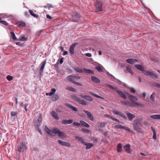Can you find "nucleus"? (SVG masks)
I'll return each instance as SVG.
<instances>
[{
    "instance_id": "obj_1",
    "label": "nucleus",
    "mask_w": 160,
    "mask_h": 160,
    "mask_svg": "<svg viewBox=\"0 0 160 160\" xmlns=\"http://www.w3.org/2000/svg\"><path fill=\"white\" fill-rule=\"evenodd\" d=\"M142 118H137L133 121V127L134 130L138 132H141L142 131L141 128L142 126V123L141 122Z\"/></svg>"
},
{
    "instance_id": "obj_2",
    "label": "nucleus",
    "mask_w": 160,
    "mask_h": 160,
    "mask_svg": "<svg viewBox=\"0 0 160 160\" xmlns=\"http://www.w3.org/2000/svg\"><path fill=\"white\" fill-rule=\"evenodd\" d=\"M106 86L109 87L110 88L113 90H114L123 99H126V96L124 93H123L122 92V91L118 90V88L115 87H113L112 86L109 85V84H106Z\"/></svg>"
},
{
    "instance_id": "obj_3",
    "label": "nucleus",
    "mask_w": 160,
    "mask_h": 160,
    "mask_svg": "<svg viewBox=\"0 0 160 160\" xmlns=\"http://www.w3.org/2000/svg\"><path fill=\"white\" fill-rule=\"evenodd\" d=\"M54 131L55 132V134H57L61 138H63L66 137V134L64 132L61 131L58 129L55 128V129Z\"/></svg>"
},
{
    "instance_id": "obj_4",
    "label": "nucleus",
    "mask_w": 160,
    "mask_h": 160,
    "mask_svg": "<svg viewBox=\"0 0 160 160\" xmlns=\"http://www.w3.org/2000/svg\"><path fill=\"white\" fill-rule=\"evenodd\" d=\"M143 73L148 76H149L152 78H158V76L154 73H152V72L148 70H144Z\"/></svg>"
},
{
    "instance_id": "obj_5",
    "label": "nucleus",
    "mask_w": 160,
    "mask_h": 160,
    "mask_svg": "<svg viewBox=\"0 0 160 160\" xmlns=\"http://www.w3.org/2000/svg\"><path fill=\"white\" fill-rule=\"evenodd\" d=\"M26 146L23 142L21 143L18 145V151L20 152H24L26 149Z\"/></svg>"
},
{
    "instance_id": "obj_6",
    "label": "nucleus",
    "mask_w": 160,
    "mask_h": 160,
    "mask_svg": "<svg viewBox=\"0 0 160 160\" xmlns=\"http://www.w3.org/2000/svg\"><path fill=\"white\" fill-rule=\"evenodd\" d=\"M56 128H54L52 130H51L49 128L46 127L45 130L47 133L50 135L52 136H55V132L54 131Z\"/></svg>"
},
{
    "instance_id": "obj_7",
    "label": "nucleus",
    "mask_w": 160,
    "mask_h": 160,
    "mask_svg": "<svg viewBox=\"0 0 160 160\" xmlns=\"http://www.w3.org/2000/svg\"><path fill=\"white\" fill-rule=\"evenodd\" d=\"M96 10L97 12H100L102 10V4L100 2H97L95 4Z\"/></svg>"
},
{
    "instance_id": "obj_8",
    "label": "nucleus",
    "mask_w": 160,
    "mask_h": 160,
    "mask_svg": "<svg viewBox=\"0 0 160 160\" xmlns=\"http://www.w3.org/2000/svg\"><path fill=\"white\" fill-rule=\"evenodd\" d=\"M79 18V15L77 12H74L72 15V20L76 22L77 21L78 19Z\"/></svg>"
},
{
    "instance_id": "obj_9",
    "label": "nucleus",
    "mask_w": 160,
    "mask_h": 160,
    "mask_svg": "<svg viewBox=\"0 0 160 160\" xmlns=\"http://www.w3.org/2000/svg\"><path fill=\"white\" fill-rule=\"evenodd\" d=\"M83 112L87 114V117L91 121H92L93 120V117L92 115V114L90 112H89L88 111H86V110H84Z\"/></svg>"
},
{
    "instance_id": "obj_10",
    "label": "nucleus",
    "mask_w": 160,
    "mask_h": 160,
    "mask_svg": "<svg viewBox=\"0 0 160 160\" xmlns=\"http://www.w3.org/2000/svg\"><path fill=\"white\" fill-rule=\"evenodd\" d=\"M112 112L114 114L118 115L124 119H126L127 118L126 116L121 112L117 111L114 110L112 111Z\"/></svg>"
},
{
    "instance_id": "obj_11",
    "label": "nucleus",
    "mask_w": 160,
    "mask_h": 160,
    "mask_svg": "<svg viewBox=\"0 0 160 160\" xmlns=\"http://www.w3.org/2000/svg\"><path fill=\"white\" fill-rule=\"evenodd\" d=\"M58 142L60 144L63 146L69 147L71 145L70 143L62 141L61 140H58Z\"/></svg>"
},
{
    "instance_id": "obj_12",
    "label": "nucleus",
    "mask_w": 160,
    "mask_h": 160,
    "mask_svg": "<svg viewBox=\"0 0 160 160\" xmlns=\"http://www.w3.org/2000/svg\"><path fill=\"white\" fill-rule=\"evenodd\" d=\"M126 114H127L128 119L130 121L132 120V119L135 117L134 115L128 112H126Z\"/></svg>"
},
{
    "instance_id": "obj_13",
    "label": "nucleus",
    "mask_w": 160,
    "mask_h": 160,
    "mask_svg": "<svg viewBox=\"0 0 160 160\" xmlns=\"http://www.w3.org/2000/svg\"><path fill=\"white\" fill-rule=\"evenodd\" d=\"M74 99L76 101L78 102L80 104L83 105H86V103L84 101L77 97H75Z\"/></svg>"
},
{
    "instance_id": "obj_14",
    "label": "nucleus",
    "mask_w": 160,
    "mask_h": 160,
    "mask_svg": "<svg viewBox=\"0 0 160 160\" xmlns=\"http://www.w3.org/2000/svg\"><path fill=\"white\" fill-rule=\"evenodd\" d=\"M78 44L77 43H74L69 48V52L71 54H74V48Z\"/></svg>"
},
{
    "instance_id": "obj_15",
    "label": "nucleus",
    "mask_w": 160,
    "mask_h": 160,
    "mask_svg": "<svg viewBox=\"0 0 160 160\" xmlns=\"http://www.w3.org/2000/svg\"><path fill=\"white\" fill-rule=\"evenodd\" d=\"M46 63V61L44 60L42 61L41 63V67L40 68V73L41 74V73L42 72L43 70L44 69L45 64Z\"/></svg>"
},
{
    "instance_id": "obj_16",
    "label": "nucleus",
    "mask_w": 160,
    "mask_h": 160,
    "mask_svg": "<svg viewBox=\"0 0 160 160\" xmlns=\"http://www.w3.org/2000/svg\"><path fill=\"white\" fill-rule=\"evenodd\" d=\"M65 105L68 108H69L70 109H71L73 111L77 112L78 111V109L76 108L69 104L66 103Z\"/></svg>"
},
{
    "instance_id": "obj_17",
    "label": "nucleus",
    "mask_w": 160,
    "mask_h": 160,
    "mask_svg": "<svg viewBox=\"0 0 160 160\" xmlns=\"http://www.w3.org/2000/svg\"><path fill=\"white\" fill-rule=\"evenodd\" d=\"M73 122V120L72 119L64 120L62 121V123L64 124H70Z\"/></svg>"
},
{
    "instance_id": "obj_18",
    "label": "nucleus",
    "mask_w": 160,
    "mask_h": 160,
    "mask_svg": "<svg viewBox=\"0 0 160 160\" xmlns=\"http://www.w3.org/2000/svg\"><path fill=\"white\" fill-rule=\"evenodd\" d=\"M16 25L19 27H24L25 26L26 23L23 21H20L17 22Z\"/></svg>"
},
{
    "instance_id": "obj_19",
    "label": "nucleus",
    "mask_w": 160,
    "mask_h": 160,
    "mask_svg": "<svg viewBox=\"0 0 160 160\" xmlns=\"http://www.w3.org/2000/svg\"><path fill=\"white\" fill-rule=\"evenodd\" d=\"M156 95V94L154 92L152 93L151 95L149 101L152 103H153L154 102V99Z\"/></svg>"
},
{
    "instance_id": "obj_20",
    "label": "nucleus",
    "mask_w": 160,
    "mask_h": 160,
    "mask_svg": "<svg viewBox=\"0 0 160 160\" xmlns=\"http://www.w3.org/2000/svg\"><path fill=\"white\" fill-rule=\"evenodd\" d=\"M129 99L131 102L133 104L135 102V101L138 100V98L136 96L133 95H132V96L130 98H129Z\"/></svg>"
},
{
    "instance_id": "obj_21",
    "label": "nucleus",
    "mask_w": 160,
    "mask_h": 160,
    "mask_svg": "<svg viewBox=\"0 0 160 160\" xmlns=\"http://www.w3.org/2000/svg\"><path fill=\"white\" fill-rule=\"evenodd\" d=\"M126 62L128 63L132 64L135 62H137L138 60L136 59H128L127 60Z\"/></svg>"
},
{
    "instance_id": "obj_22",
    "label": "nucleus",
    "mask_w": 160,
    "mask_h": 160,
    "mask_svg": "<svg viewBox=\"0 0 160 160\" xmlns=\"http://www.w3.org/2000/svg\"><path fill=\"white\" fill-rule=\"evenodd\" d=\"M130 144H127L124 146L123 148L126 152L130 153Z\"/></svg>"
},
{
    "instance_id": "obj_23",
    "label": "nucleus",
    "mask_w": 160,
    "mask_h": 160,
    "mask_svg": "<svg viewBox=\"0 0 160 160\" xmlns=\"http://www.w3.org/2000/svg\"><path fill=\"white\" fill-rule=\"evenodd\" d=\"M51 114L52 117L55 119L58 120L59 119V117L58 116L57 114L54 111H52L51 112Z\"/></svg>"
},
{
    "instance_id": "obj_24",
    "label": "nucleus",
    "mask_w": 160,
    "mask_h": 160,
    "mask_svg": "<svg viewBox=\"0 0 160 160\" xmlns=\"http://www.w3.org/2000/svg\"><path fill=\"white\" fill-rule=\"evenodd\" d=\"M85 143H84L83 144L85 145L86 146V149H88L92 147L93 144L91 143H87L85 142Z\"/></svg>"
},
{
    "instance_id": "obj_25",
    "label": "nucleus",
    "mask_w": 160,
    "mask_h": 160,
    "mask_svg": "<svg viewBox=\"0 0 160 160\" xmlns=\"http://www.w3.org/2000/svg\"><path fill=\"white\" fill-rule=\"evenodd\" d=\"M91 79L93 82H96L97 83H99L100 82V80L98 78L94 76L91 77Z\"/></svg>"
},
{
    "instance_id": "obj_26",
    "label": "nucleus",
    "mask_w": 160,
    "mask_h": 160,
    "mask_svg": "<svg viewBox=\"0 0 160 160\" xmlns=\"http://www.w3.org/2000/svg\"><path fill=\"white\" fill-rule=\"evenodd\" d=\"M134 66L139 70L143 72L144 71V68L142 65H141L136 64Z\"/></svg>"
},
{
    "instance_id": "obj_27",
    "label": "nucleus",
    "mask_w": 160,
    "mask_h": 160,
    "mask_svg": "<svg viewBox=\"0 0 160 160\" xmlns=\"http://www.w3.org/2000/svg\"><path fill=\"white\" fill-rule=\"evenodd\" d=\"M75 78V76H73L72 75L69 76L67 77V79L69 81L74 83L75 80V78Z\"/></svg>"
},
{
    "instance_id": "obj_28",
    "label": "nucleus",
    "mask_w": 160,
    "mask_h": 160,
    "mask_svg": "<svg viewBox=\"0 0 160 160\" xmlns=\"http://www.w3.org/2000/svg\"><path fill=\"white\" fill-rule=\"evenodd\" d=\"M83 71L84 72L88 73H90L93 74L94 73V72L93 71L90 70L89 69H86L84 68H83Z\"/></svg>"
},
{
    "instance_id": "obj_29",
    "label": "nucleus",
    "mask_w": 160,
    "mask_h": 160,
    "mask_svg": "<svg viewBox=\"0 0 160 160\" xmlns=\"http://www.w3.org/2000/svg\"><path fill=\"white\" fill-rule=\"evenodd\" d=\"M151 118L153 119H160V115L159 114H155L152 115L150 116Z\"/></svg>"
},
{
    "instance_id": "obj_30",
    "label": "nucleus",
    "mask_w": 160,
    "mask_h": 160,
    "mask_svg": "<svg viewBox=\"0 0 160 160\" xmlns=\"http://www.w3.org/2000/svg\"><path fill=\"white\" fill-rule=\"evenodd\" d=\"M75 138L78 141L81 142L83 144L84 143H85V142L83 140V138L80 137L76 136L75 137Z\"/></svg>"
},
{
    "instance_id": "obj_31",
    "label": "nucleus",
    "mask_w": 160,
    "mask_h": 160,
    "mask_svg": "<svg viewBox=\"0 0 160 160\" xmlns=\"http://www.w3.org/2000/svg\"><path fill=\"white\" fill-rule=\"evenodd\" d=\"M120 102L122 105L127 106H131L132 105V104L129 102H126L123 101H121Z\"/></svg>"
},
{
    "instance_id": "obj_32",
    "label": "nucleus",
    "mask_w": 160,
    "mask_h": 160,
    "mask_svg": "<svg viewBox=\"0 0 160 160\" xmlns=\"http://www.w3.org/2000/svg\"><path fill=\"white\" fill-rule=\"evenodd\" d=\"M117 151L118 152H121L122 149V145L120 143L118 144L117 147Z\"/></svg>"
},
{
    "instance_id": "obj_33",
    "label": "nucleus",
    "mask_w": 160,
    "mask_h": 160,
    "mask_svg": "<svg viewBox=\"0 0 160 160\" xmlns=\"http://www.w3.org/2000/svg\"><path fill=\"white\" fill-rule=\"evenodd\" d=\"M151 128H152L153 133V138L155 140L157 138V135L156 133L155 130V129L152 127H151Z\"/></svg>"
},
{
    "instance_id": "obj_34",
    "label": "nucleus",
    "mask_w": 160,
    "mask_h": 160,
    "mask_svg": "<svg viewBox=\"0 0 160 160\" xmlns=\"http://www.w3.org/2000/svg\"><path fill=\"white\" fill-rule=\"evenodd\" d=\"M80 122L81 124L86 127L89 128L90 126L87 123L83 121H80Z\"/></svg>"
},
{
    "instance_id": "obj_35",
    "label": "nucleus",
    "mask_w": 160,
    "mask_h": 160,
    "mask_svg": "<svg viewBox=\"0 0 160 160\" xmlns=\"http://www.w3.org/2000/svg\"><path fill=\"white\" fill-rule=\"evenodd\" d=\"M90 93L92 95L97 97V98H101V99H103L104 98L102 97H101L100 96H98V95L96 94L95 93H94L92 92H90Z\"/></svg>"
},
{
    "instance_id": "obj_36",
    "label": "nucleus",
    "mask_w": 160,
    "mask_h": 160,
    "mask_svg": "<svg viewBox=\"0 0 160 160\" xmlns=\"http://www.w3.org/2000/svg\"><path fill=\"white\" fill-rule=\"evenodd\" d=\"M74 69L76 72L79 73H82L83 72L82 69L79 67H75L74 68Z\"/></svg>"
},
{
    "instance_id": "obj_37",
    "label": "nucleus",
    "mask_w": 160,
    "mask_h": 160,
    "mask_svg": "<svg viewBox=\"0 0 160 160\" xmlns=\"http://www.w3.org/2000/svg\"><path fill=\"white\" fill-rule=\"evenodd\" d=\"M135 106H138L140 107H144V105L143 104L137 102H135L133 104Z\"/></svg>"
},
{
    "instance_id": "obj_38",
    "label": "nucleus",
    "mask_w": 160,
    "mask_h": 160,
    "mask_svg": "<svg viewBox=\"0 0 160 160\" xmlns=\"http://www.w3.org/2000/svg\"><path fill=\"white\" fill-rule=\"evenodd\" d=\"M59 98V96L58 95H55L53 97L52 100L54 101H55L58 100Z\"/></svg>"
},
{
    "instance_id": "obj_39",
    "label": "nucleus",
    "mask_w": 160,
    "mask_h": 160,
    "mask_svg": "<svg viewBox=\"0 0 160 160\" xmlns=\"http://www.w3.org/2000/svg\"><path fill=\"white\" fill-rule=\"evenodd\" d=\"M127 70L128 72L129 73H131V74H133V72L132 71L131 68L128 66L126 67Z\"/></svg>"
},
{
    "instance_id": "obj_40",
    "label": "nucleus",
    "mask_w": 160,
    "mask_h": 160,
    "mask_svg": "<svg viewBox=\"0 0 160 160\" xmlns=\"http://www.w3.org/2000/svg\"><path fill=\"white\" fill-rule=\"evenodd\" d=\"M11 35L12 37V38L14 40H17V38L15 36V34L13 32H10Z\"/></svg>"
},
{
    "instance_id": "obj_41",
    "label": "nucleus",
    "mask_w": 160,
    "mask_h": 160,
    "mask_svg": "<svg viewBox=\"0 0 160 160\" xmlns=\"http://www.w3.org/2000/svg\"><path fill=\"white\" fill-rule=\"evenodd\" d=\"M130 89V92L132 93H134L136 92V90L135 88L132 87H128Z\"/></svg>"
},
{
    "instance_id": "obj_42",
    "label": "nucleus",
    "mask_w": 160,
    "mask_h": 160,
    "mask_svg": "<svg viewBox=\"0 0 160 160\" xmlns=\"http://www.w3.org/2000/svg\"><path fill=\"white\" fill-rule=\"evenodd\" d=\"M56 90L55 88H52L51 89V91L49 92L50 96L52 95L56 92Z\"/></svg>"
},
{
    "instance_id": "obj_43",
    "label": "nucleus",
    "mask_w": 160,
    "mask_h": 160,
    "mask_svg": "<svg viewBox=\"0 0 160 160\" xmlns=\"http://www.w3.org/2000/svg\"><path fill=\"white\" fill-rule=\"evenodd\" d=\"M68 89L70 91H71L73 92H76V89L73 88L72 87H68Z\"/></svg>"
},
{
    "instance_id": "obj_44",
    "label": "nucleus",
    "mask_w": 160,
    "mask_h": 160,
    "mask_svg": "<svg viewBox=\"0 0 160 160\" xmlns=\"http://www.w3.org/2000/svg\"><path fill=\"white\" fill-rule=\"evenodd\" d=\"M95 68L99 72H102V70L101 68V67L99 66H98L96 67Z\"/></svg>"
},
{
    "instance_id": "obj_45",
    "label": "nucleus",
    "mask_w": 160,
    "mask_h": 160,
    "mask_svg": "<svg viewBox=\"0 0 160 160\" xmlns=\"http://www.w3.org/2000/svg\"><path fill=\"white\" fill-rule=\"evenodd\" d=\"M29 12L30 13V14L32 16H33L34 17H37L38 15L37 14H35L33 13L32 11L31 10H29Z\"/></svg>"
},
{
    "instance_id": "obj_46",
    "label": "nucleus",
    "mask_w": 160,
    "mask_h": 160,
    "mask_svg": "<svg viewBox=\"0 0 160 160\" xmlns=\"http://www.w3.org/2000/svg\"><path fill=\"white\" fill-rule=\"evenodd\" d=\"M123 126L121 125H116L114 126V128L116 129H123Z\"/></svg>"
},
{
    "instance_id": "obj_47",
    "label": "nucleus",
    "mask_w": 160,
    "mask_h": 160,
    "mask_svg": "<svg viewBox=\"0 0 160 160\" xmlns=\"http://www.w3.org/2000/svg\"><path fill=\"white\" fill-rule=\"evenodd\" d=\"M40 125H39L38 126H38H36L35 127V128L41 134H42V132L41 129H40V128H39Z\"/></svg>"
},
{
    "instance_id": "obj_48",
    "label": "nucleus",
    "mask_w": 160,
    "mask_h": 160,
    "mask_svg": "<svg viewBox=\"0 0 160 160\" xmlns=\"http://www.w3.org/2000/svg\"><path fill=\"white\" fill-rule=\"evenodd\" d=\"M81 131L83 132H86L88 133H89L90 132V131L88 129H86L84 128L82 129Z\"/></svg>"
},
{
    "instance_id": "obj_49",
    "label": "nucleus",
    "mask_w": 160,
    "mask_h": 160,
    "mask_svg": "<svg viewBox=\"0 0 160 160\" xmlns=\"http://www.w3.org/2000/svg\"><path fill=\"white\" fill-rule=\"evenodd\" d=\"M19 39L20 40L22 41H26L27 39L26 38H25V37L23 36H20L19 38Z\"/></svg>"
},
{
    "instance_id": "obj_50",
    "label": "nucleus",
    "mask_w": 160,
    "mask_h": 160,
    "mask_svg": "<svg viewBox=\"0 0 160 160\" xmlns=\"http://www.w3.org/2000/svg\"><path fill=\"white\" fill-rule=\"evenodd\" d=\"M0 22L6 26H7L8 25V23L5 21H0Z\"/></svg>"
},
{
    "instance_id": "obj_51",
    "label": "nucleus",
    "mask_w": 160,
    "mask_h": 160,
    "mask_svg": "<svg viewBox=\"0 0 160 160\" xmlns=\"http://www.w3.org/2000/svg\"><path fill=\"white\" fill-rule=\"evenodd\" d=\"M81 123H79V122H73V125L74 126H78V127H80L81 126Z\"/></svg>"
},
{
    "instance_id": "obj_52",
    "label": "nucleus",
    "mask_w": 160,
    "mask_h": 160,
    "mask_svg": "<svg viewBox=\"0 0 160 160\" xmlns=\"http://www.w3.org/2000/svg\"><path fill=\"white\" fill-rule=\"evenodd\" d=\"M6 78L9 81H11L13 78L10 75H8V76H7Z\"/></svg>"
},
{
    "instance_id": "obj_53",
    "label": "nucleus",
    "mask_w": 160,
    "mask_h": 160,
    "mask_svg": "<svg viewBox=\"0 0 160 160\" xmlns=\"http://www.w3.org/2000/svg\"><path fill=\"white\" fill-rule=\"evenodd\" d=\"M154 85L156 88H160V84L158 83H155L154 84Z\"/></svg>"
},
{
    "instance_id": "obj_54",
    "label": "nucleus",
    "mask_w": 160,
    "mask_h": 160,
    "mask_svg": "<svg viewBox=\"0 0 160 160\" xmlns=\"http://www.w3.org/2000/svg\"><path fill=\"white\" fill-rule=\"evenodd\" d=\"M123 129H125L127 131L130 132L131 131L130 129L128 127L123 126Z\"/></svg>"
},
{
    "instance_id": "obj_55",
    "label": "nucleus",
    "mask_w": 160,
    "mask_h": 160,
    "mask_svg": "<svg viewBox=\"0 0 160 160\" xmlns=\"http://www.w3.org/2000/svg\"><path fill=\"white\" fill-rule=\"evenodd\" d=\"M86 100L89 101H92V98L90 97L89 96H88L87 98H86Z\"/></svg>"
},
{
    "instance_id": "obj_56",
    "label": "nucleus",
    "mask_w": 160,
    "mask_h": 160,
    "mask_svg": "<svg viewBox=\"0 0 160 160\" xmlns=\"http://www.w3.org/2000/svg\"><path fill=\"white\" fill-rule=\"evenodd\" d=\"M105 125L106 123L105 122H103L102 123H101L100 124V127L102 128L104 127H105Z\"/></svg>"
},
{
    "instance_id": "obj_57",
    "label": "nucleus",
    "mask_w": 160,
    "mask_h": 160,
    "mask_svg": "<svg viewBox=\"0 0 160 160\" xmlns=\"http://www.w3.org/2000/svg\"><path fill=\"white\" fill-rule=\"evenodd\" d=\"M17 114V112H11V115L12 116H15Z\"/></svg>"
},
{
    "instance_id": "obj_58",
    "label": "nucleus",
    "mask_w": 160,
    "mask_h": 160,
    "mask_svg": "<svg viewBox=\"0 0 160 160\" xmlns=\"http://www.w3.org/2000/svg\"><path fill=\"white\" fill-rule=\"evenodd\" d=\"M150 59L152 61H153L154 62H158V60H157L154 59V58H152V57H150Z\"/></svg>"
},
{
    "instance_id": "obj_59",
    "label": "nucleus",
    "mask_w": 160,
    "mask_h": 160,
    "mask_svg": "<svg viewBox=\"0 0 160 160\" xmlns=\"http://www.w3.org/2000/svg\"><path fill=\"white\" fill-rule=\"evenodd\" d=\"M86 56L88 57H91L92 56V54L90 53H88L85 54Z\"/></svg>"
},
{
    "instance_id": "obj_60",
    "label": "nucleus",
    "mask_w": 160,
    "mask_h": 160,
    "mask_svg": "<svg viewBox=\"0 0 160 160\" xmlns=\"http://www.w3.org/2000/svg\"><path fill=\"white\" fill-rule=\"evenodd\" d=\"M126 94L128 96L129 98L131 97L132 95L130 94L128 92H125Z\"/></svg>"
},
{
    "instance_id": "obj_61",
    "label": "nucleus",
    "mask_w": 160,
    "mask_h": 160,
    "mask_svg": "<svg viewBox=\"0 0 160 160\" xmlns=\"http://www.w3.org/2000/svg\"><path fill=\"white\" fill-rule=\"evenodd\" d=\"M74 83L75 84H76V85H77L79 86H82V84H81L79 82H74Z\"/></svg>"
},
{
    "instance_id": "obj_62",
    "label": "nucleus",
    "mask_w": 160,
    "mask_h": 160,
    "mask_svg": "<svg viewBox=\"0 0 160 160\" xmlns=\"http://www.w3.org/2000/svg\"><path fill=\"white\" fill-rule=\"evenodd\" d=\"M80 96L82 98H84V99H86V98H87V97H88V96H86V95L84 96V95H83L82 94H81V95Z\"/></svg>"
},
{
    "instance_id": "obj_63",
    "label": "nucleus",
    "mask_w": 160,
    "mask_h": 160,
    "mask_svg": "<svg viewBox=\"0 0 160 160\" xmlns=\"http://www.w3.org/2000/svg\"><path fill=\"white\" fill-rule=\"evenodd\" d=\"M104 116L105 117L108 118L110 119L111 118V116L108 114H105L104 115Z\"/></svg>"
},
{
    "instance_id": "obj_64",
    "label": "nucleus",
    "mask_w": 160,
    "mask_h": 160,
    "mask_svg": "<svg viewBox=\"0 0 160 160\" xmlns=\"http://www.w3.org/2000/svg\"><path fill=\"white\" fill-rule=\"evenodd\" d=\"M111 119H112L113 121H114L116 122L117 121H118V120L117 119H116L114 117H112V116H111Z\"/></svg>"
}]
</instances>
